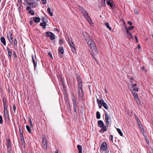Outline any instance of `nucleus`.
<instances>
[{"label": "nucleus", "mask_w": 153, "mask_h": 153, "mask_svg": "<svg viewBox=\"0 0 153 153\" xmlns=\"http://www.w3.org/2000/svg\"><path fill=\"white\" fill-rule=\"evenodd\" d=\"M86 41L91 50L92 53L94 54H97L98 51L94 41L91 38H90L89 39H88V40H86Z\"/></svg>", "instance_id": "f257e3e1"}, {"label": "nucleus", "mask_w": 153, "mask_h": 153, "mask_svg": "<svg viewBox=\"0 0 153 153\" xmlns=\"http://www.w3.org/2000/svg\"><path fill=\"white\" fill-rule=\"evenodd\" d=\"M97 102H99V103H100V105H102L105 109H108V106L107 104L104 102L103 100L101 99L100 100L97 98Z\"/></svg>", "instance_id": "f03ea898"}, {"label": "nucleus", "mask_w": 153, "mask_h": 153, "mask_svg": "<svg viewBox=\"0 0 153 153\" xmlns=\"http://www.w3.org/2000/svg\"><path fill=\"white\" fill-rule=\"evenodd\" d=\"M46 34V36L49 37L51 40H54L55 39V35L51 32H47Z\"/></svg>", "instance_id": "7ed1b4c3"}, {"label": "nucleus", "mask_w": 153, "mask_h": 153, "mask_svg": "<svg viewBox=\"0 0 153 153\" xmlns=\"http://www.w3.org/2000/svg\"><path fill=\"white\" fill-rule=\"evenodd\" d=\"M68 42L69 45H70L72 52H75L76 51V50L74 47V45L73 44L71 40L70 39L68 38Z\"/></svg>", "instance_id": "20e7f679"}, {"label": "nucleus", "mask_w": 153, "mask_h": 153, "mask_svg": "<svg viewBox=\"0 0 153 153\" xmlns=\"http://www.w3.org/2000/svg\"><path fill=\"white\" fill-rule=\"evenodd\" d=\"M105 119L106 124L108 126L110 123L109 121H110L111 119L110 117L108 115V114L106 112H105Z\"/></svg>", "instance_id": "39448f33"}, {"label": "nucleus", "mask_w": 153, "mask_h": 153, "mask_svg": "<svg viewBox=\"0 0 153 153\" xmlns=\"http://www.w3.org/2000/svg\"><path fill=\"white\" fill-rule=\"evenodd\" d=\"M42 145L43 148L47 149V144L46 139V138L45 136H43L42 137Z\"/></svg>", "instance_id": "423d86ee"}, {"label": "nucleus", "mask_w": 153, "mask_h": 153, "mask_svg": "<svg viewBox=\"0 0 153 153\" xmlns=\"http://www.w3.org/2000/svg\"><path fill=\"white\" fill-rule=\"evenodd\" d=\"M100 149L103 151H105L107 149V145L106 143L104 142L101 145Z\"/></svg>", "instance_id": "0eeeda50"}, {"label": "nucleus", "mask_w": 153, "mask_h": 153, "mask_svg": "<svg viewBox=\"0 0 153 153\" xmlns=\"http://www.w3.org/2000/svg\"><path fill=\"white\" fill-rule=\"evenodd\" d=\"M73 107L74 111L75 112L77 113L76 108L77 106V105L76 102V100L75 99L73 100Z\"/></svg>", "instance_id": "6e6552de"}, {"label": "nucleus", "mask_w": 153, "mask_h": 153, "mask_svg": "<svg viewBox=\"0 0 153 153\" xmlns=\"http://www.w3.org/2000/svg\"><path fill=\"white\" fill-rule=\"evenodd\" d=\"M79 97V98H82L83 93L82 91V88L78 89Z\"/></svg>", "instance_id": "1a4fd4ad"}, {"label": "nucleus", "mask_w": 153, "mask_h": 153, "mask_svg": "<svg viewBox=\"0 0 153 153\" xmlns=\"http://www.w3.org/2000/svg\"><path fill=\"white\" fill-rule=\"evenodd\" d=\"M59 53H61L62 54H63L64 53V50L63 48L62 47L60 46L59 48ZM60 58H62L63 56V55H60Z\"/></svg>", "instance_id": "9d476101"}, {"label": "nucleus", "mask_w": 153, "mask_h": 153, "mask_svg": "<svg viewBox=\"0 0 153 153\" xmlns=\"http://www.w3.org/2000/svg\"><path fill=\"white\" fill-rule=\"evenodd\" d=\"M7 150L9 152L11 149V143L10 141L8 139L7 140Z\"/></svg>", "instance_id": "9b49d317"}, {"label": "nucleus", "mask_w": 153, "mask_h": 153, "mask_svg": "<svg viewBox=\"0 0 153 153\" xmlns=\"http://www.w3.org/2000/svg\"><path fill=\"white\" fill-rule=\"evenodd\" d=\"M81 11L86 19L88 18L89 16L86 10L83 9H82Z\"/></svg>", "instance_id": "f8f14e48"}, {"label": "nucleus", "mask_w": 153, "mask_h": 153, "mask_svg": "<svg viewBox=\"0 0 153 153\" xmlns=\"http://www.w3.org/2000/svg\"><path fill=\"white\" fill-rule=\"evenodd\" d=\"M7 37L8 38V39L9 41L10 42H11V41L12 42L13 41V37L12 34L10 32H9V34L7 35Z\"/></svg>", "instance_id": "ddd939ff"}, {"label": "nucleus", "mask_w": 153, "mask_h": 153, "mask_svg": "<svg viewBox=\"0 0 153 153\" xmlns=\"http://www.w3.org/2000/svg\"><path fill=\"white\" fill-rule=\"evenodd\" d=\"M126 34L127 36L129 38L131 39L133 38L131 34L128 31V28L127 27H126Z\"/></svg>", "instance_id": "4468645a"}, {"label": "nucleus", "mask_w": 153, "mask_h": 153, "mask_svg": "<svg viewBox=\"0 0 153 153\" xmlns=\"http://www.w3.org/2000/svg\"><path fill=\"white\" fill-rule=\"evenodd\" d=\"M83 36L84 37L86 41L88 40V39H89L91 38L88 33H83Z\"/></svg>", "instance_id": "2eb2a0df"}, {"label": "nucleus", "mask_w": 153, "mask_h": 153, "mask_svg": "<svg viewBox=\"0 0 153 153\" xmlns=\"http://www.w3.org/2000/svg\"><path fill=\"white\" fill-rule=\"evenodd\" d=\"M0 41L1 43L4 45H6V42L5 38L3 36H2L0 38Z\"/></svg>", "instance_id": "dca6fc26"}, {"label": "nucleus", "mask_w": 153, "mask_h": 153, "mask_svg": "<svg viewBox=\"0 0 153 153\" xmlns=\"http://www.w3.org/2000/svg\"><path fill=\"white\" fill-rule=\"evenodd\" d=\"M32 61H33V65H34V69H35L36 67L37 62H35V58H34L33 55L32 56Z\"/></svg>", "instance_id": "f3484780"}, {"label": "nucleus", "mask_w": 153, "mask_h": 153, "mask_svg": "<svg viewBox=\"0 0 153 153\" xmlns=\"http://www.w3.org/2000/svg\"><path fill=\"white\" fill-rule=\"evenodd\" d=\"M98 124L100 128L104 126V123L103 121L101 120H99L98 121Z\"/></svg>", "instance_id": "a211bd4d"}, {"label": "nucleus", "mask_w": 153, "mask_h": 153, "mask_svg": "<svg viewBox=\"0 0 153 153\" xmlns=\"http://www.w3.org/2000/svg\"><path fill=\"white\" fill-rule=\"evenodd\" d=\"M46 25L47 24L46 23V22H41L40 24V26L42 27H43V28L44 29H45L46 28Z\"/></svg>", "instance_id": "6ab92c4d"}, {"label": "nucleus", "mask_w": 153, "mask_h": 153, "mask_svg": "<svg viewBox=\"0 0 153 153\" xmlns=\"http://www.w3.org/2000/svg\"><path fill=\"white\" fill-rule=\"evenodd\" d=\"M33 21L36 23H39L40 21V19L39 17H35L33 18Z\"/></svg>", "instance_id": "aec40b11"}, {"label": "nucleus", "mask_w": 153, "mask_h": 153, "mask_svg": "<svg viewBox=\"0 0 153 153\" xmlns=\"http://www.w3.org/2000/svg\"><path fill=\"white\" fill-rule=\"evenodd\" d=\"M77 148L79 150V153H82V146L79 145H78L77 146Z\"/></svg>", "instance_id": "412c9836"}, {"label": "nucleus", "mask_w": 153, "mask_h": 153, "mask_svg": "<svg viewBox=\"0 0 153 153\" xmlns=\"http://www.w3.org/2000/svg\"><path fill=\"white\" fill-rule=\"evenodd\" d=\"M132 93L135 99L138 98L137 94L136 93L132 91Z\"/></svg>", "instance_id": "4be33fe9"}, {"label": "nucleus", "mask_w": 153, "mask_h": 153, "mask_svg": "<svg viewBox=\"0 0 153 153\" xmlns=\"http://www.w3.org/2000/svg\"><path fill=\"white\" fill-rule=\"evenodd\" d=\"M7 50L8 52V55L10 57H11L12 55V53L10 51V50L9 48L8 47H7Z\"/></svg>", "instance_id": "5701e85b"}, {"label": "nucleus", "mask_w": 153, "mask_h": 153, "mask_svg": "<svg viewBox=\"0 0 153 153\" xmlns=\"http://www.w3.org/2000/svg\"><path fill=\"white\" fill-rule=\"evenodd\" d=\"M107 126H104L103 127H101L102 128L101 129V131L103 132H105L107 130Z\"/></svg>", "instance_id": "b1692460"}, {"label": "nucleus", "mask_w": 153, "mask_h": 153, "mask_svg": "<svg viewBox=\"0 0 153 153\" xmlns=\"http://www.w3.org/2000/svg\"><path fill=\"white\" fill-rule=\"evenodd\" d=\"M86 19H87L88 21V22L91 25H93V23L91 19L89 16L88 17V18H86Z\"/></svg>", "instance_id": "393cba45"}, {"label": "nucleus", "mask_w": 153, "mask_h": 153, "mask_svg": "<svg viewBox=\"0 0 153 153\" xmlns=\"http://www.w3.org/2000/svg\"><path fill=\"white\" fill-rule=\"evenodd\" d=\"M26 127L28 132L30 133H31V129L30 127L29 126L26 125Z\"/></svg>", "instance_id": "a878e982"}, {"label": "nucleus", "mask_w": 153, "mask_h": 153, "mask_svg": "<svg viewBox=\"0 0 153 153\" xmlns=\"http://www.w3.org/2000/svg\"><path fill=\"white\" fill-rule=\"evenodd\" d=\"M47 11L51 16H53V14L51 12V10L50 8H48L47 9Z\"/></svg>", "instance_id": "bb28decb"}, {"label": "nucleus", "mask_w": 153, "mask_h": 153, "mask_svg": "<svg viewBox=\"0 0 153 153\" xmlns=\"http://www.w3.org/2000/svg\"><path fill=\"white\" fill-rule=\"evenodd\" d=\"M110 1H111V0H110V1H108L106 2V3L108 5V6H109L110 7H112L113 6V5L111 3V2H110Z\"/></svg>", "instance_id": "cd10ccee"}, {"label": "nucleus", "mask_w": 153, "mask_h": 153, "mask_svg": "<svg viewBox=\"0 0 153 153\" xmlns=\"http://www.w3.org/2000/svg\"><path fill=\"white\" fill-rule=\"evenodd\" d=\"M96 117L97 119H99L100 118V114L98 111L96 112Z\"/></svg>", "instance_id": "c85d7f7f"}, {"label": "nucleus", "mask_w": 153, "mask_h": 153, "mask_svg": "<svg viewBox=\"0 0 153 153\" xmlns=\"http://www.w3.org/2000/svg\"><path fill=\"white\" fill-rule=\"evenodd\" d=\"M117 130L118 133L121 136H123V134L120 129L118 128H117Z\"/></svg>", "instance_id": "c756f323"}, {"label": "nucleus", "mask_w": 153, "mask_h": 153, "mask_svg": "<svg viewBox=\"0 0 153 153\" xmlns=\"http://www.w3.org/2000/svg\"><path fill=\"white\" fill-rule=\"evenodd\" d=\"M105 26L107 28H108L109 30H111L112 28L111 27H110L109 26V24L108 23L106 22V23H105Z\"/></svg>", "instance_id": "7c9ffc66"}, {"label": "nucleus", "mask_w": 153, "mask_h": 153, "mask_svg": "<svg viewBox=\"0 0 153 153\" xmlns=\"http://www.w3.org/2000/svg\"><path fill=\"white\" fill-rule=\"evenodd\" d=\"M26 4L30 6H31L33 4V3L31 2V1H29V2H27Z\"/></svg>", "instance_id": "2f4dec72"}, {"label": "nucleus", "mask_w": 153, "mask_h": 153, "mask_svg": "<svg viewBox=\"0 0 153 153\" xmlns=\"http://www.w3.org/2000/svg\"><path fill=\"white\" fill-rule=\"evenodd\" d=\"M82 88V82H78V89H80Z\"/></svg>", "instance_id": "473e14b6"}, {"label": "nucleus", "mask_w": 153, "mask_h": 153, "mask_svg": "<svg viewBox=\"0 0 153 153\" xmlns=\"http://www.w3.org/2000/svg\"><path fill=\"white\" fill-rule=\"evenodd\" d=\"M135 100L137 104L138 105H140V102L139 98H137V99H135Z\"/></svg>", "instance_id": "72a5a7b5"}, {"label": "nucleus", "mask_w": 153, "mask_h": 153, "mask_svg": "<svg viewBox=\"0 0 153 153\" xmlns=\"http://www.w3.org/2000/svg\"><path fill=\"white\" fill-rule=\"evenodd\" d=\"M138 125L139 126V127L141 131V132L143 133V134H144V129L143 127H140V124L138 123Z\"/></svg>", "instance_id": "f704fd0d"}, {"label": "nucleus", "mask_w": 153, "mask_h": 153, "mask_svg": "<svg viewBox=\"0 0 153 153\" xmlns=\"http://www.w3.org/2000/svg\"><path fill=\"white\" fill-rule=\"evenodd\" d=\"M17 40L16 38L14 39V46L15 47H17Z\"/></svg>", "instance_id": "c9c22d12"}, {"label": "nucleus", "mask_w": 153, "mask_h": 153, "mask_svg": "<svg viewBox=\"0 0 153 153\" xmlns=\"http://www.w3.org/2000/svg\"><path fill=\"white\" fill-rule=\"evenodd\" d=\"M29 13L31 15H33L34 14V11L32 10H30L29 11Z\"/></svg>", "instance_id": "e433bc0d"}, {"label": "nucleus", "mask_w": 153, "mask_h": 153, "mask_svg": "<svg viewBox=\"0 0 153 153\" xmlns=\"http://www.w3.org/2000/svg\"><path fill=\"white\" fill-rule=\"evenodd\" d=\"M77 80L78 82H82L81 78L80 77L79 75L77 76Z\"/></svg>", "instance_id": "4c0bfd02"}, {"label": "nucleus", "mask_w": 153, "mask_h": 153, "mask_svg": "<svg viewBox=\"0 0 153 153\" xmlns=\"http://www.w3.org/2000/svg\"><path fill=\"white\" fill-rule=\"evenodd\" d=\"M132 88H133V91H138L139 90L138 88L136 87H132Z\"/></svg>", "instance_id": "58836bf2"}, {"label": "nucleus", "mask_w": 153, "mask_h": 153, "mask_svg": "<svg viewBox=\"0 0 153 153\" xmlns=\"http://www.w3.org/2000/svg\"><path fill=\"white\" fill-rule=\"evenodd\" d=\"M19 127L20 134L23 133V131L22 130V128H21V126H19Z\"/></svg>", "instance_id": "ea45409f"}, {"label": "nucleus", "mask_w": 153, "mask_h": 153, "mask_svg": "<svg viewBox=\"0 0 153 153\" xmlns=\"http://www.w3.org/2000/svg\"><path fill=\"white\" fill-rule=\"evenodd\" d=\"M63 40L62 39H60L59 40V44L61 45L63 43Z\"/></svg>", "instance_id": "a19ab883"}, {"label": "nucleus", "mask_w": 153, "mask_h": 153, "mask_svg": "<svg viewBox=\"0 0 153 153\" xmlns=\"http://www.w3.org/2000/svg\"><path fill=\"white\" fill-rule=\"evenodd\" d=\"M4 108H7V105L6 104V101H5V102L4 104Z\"/></svg>", "instance_id": "79ce46f5"}, {"label": "nucleus", "mask_w": 153, "mask_h": 153, "mask_svg": "<svg viewBox=\"0 0 153 153\" xmlns=\"http://www.w3.org/2000/svg\"><path fill=\"white\" fill-rule=\"evenodd\" d=\"M134 28V27L133 26H130V27H129L128 29V30H131Z\"/></svg>", "instance_id": "37998d69"}, {"label": "nucleus", "mask_w": 153, "mask_h": 153, "mask_svg": "<svg viewBox=\"0 0 153 153\" xmlns=\"http://www.w3.org/2000/svg\"><path fill=\"white\" fill-rule=\"evenodd\" d=\"M3 123V120L2 118V117L1 116H0V123L2 124Z\"/></svg>", "instance_id": "c03bdc74"}, {"label": "nucleus", "mask_w": 153, "mask_h": 153, "mask_svg": "<svg viewBox=\"0 0 153 153\" xmlns=\"http://www.w3.org/2000/svg\"><path fill=\"white\" fill-rule=\"evenodd\" d=\"M13 111H14V112L15 113L16 107L15 105L14 104L13 105Z\"/></svg>", "instance_id": "a18cd8bd"}, {"label": "nucleus", "mask_w": 153, "mask_h": 153, "mask_svg": "<svg viewBox=\"0 0 153 153\" xmlns=\"http://www.w3.org/2000/svg\"><path fill=\"white\" fill-rule=\"evenodd\" d=\"M42 3L43 4H45L46 3V0H41Z\"/></svg>", "instance_id": "49530a36"}, {"label": "nucleus", "mask_w": 153, "mask_h": 153, "mask_svg": "<svg viewBox=\"0 0 153 153\" xmlns=\"http://www.w3.org/2000/svg\"><path fill=\"white\" fill-rule=\"evenodd\" d=\"M109 138H110L111 140L112 141V142H113V136L112 135H111V134L109 136Z\"/></svg>", "instance_id": "de8ad7c7"}, {"label": "nucleus", "mask_w": 153, "mask_h": 153, "mask_svg": "<svg viewBox=\"0 0 153 153\" xmlns=\"http://www.w3.org/2000/svg\"><path fill=\"white\" fill-rule=\"evenodd\" d=\"M48 55L52 59H53V56H52V54L51 53H48Z\"/></svg>", "instance_id": "09e8293b"}, {"label": "nucleus", "mask_w": 153, "mask_h": 153, "mask_svg": "<svg viewBox=\"0 0 153 153\" xmlns=\"http://www.w3.org/2000/svg\"><path fill=\"white\" fill-rule=\"evenodd\" d=\"M97 103L98 105L99 108H102V105H100V103H99V102H97Z\"/></svg>", "instance_id": "8fccbe9b"}, {"label": "nucleus", "mask_w": 153, "mask_h": 153, "mask_svg": "<svg viewBox=\"0 0 153 153\" xmlns=\"http://www.w3.org/2000/svg\"><path fill=\"white\" fill-rule=\"evenodd\" d=\"M45 19L44 17L41 18V20L42 21V22H45Z\"/></svg>", "instance_id": "3c124183"}, {"label": "nucleus", "mask_w": 153, "mask_h": 153, "mask_svg": "<svg viewBox=\"0 0 153 153\" xmlns=\"http://www.w3.org/2000/svg\"><path fill=\"white\" fill-rule=\"evenodd\" d=\"M20 138L22 142H24V138L23 137H20Z\"/></svg>", "instance_id": "603ef678"}, {"label": "nucleus", "mask_w": 153, "mask_h": 153, "mask_svg": "<svg viewBox=\"0 0 153 153\" xmlns=\"http://www.w3.org/2000/svg\"><path fill=\"white\" fill-rule=\"evenodd\" d=\"M4 115H5L6 113H7V108H6V109L4 108Z\"/></svg>", "instance_id": "864d4df0"}, {"label": "nucleus", "mask_w": 153, "mask_h": 153, "mask_svg": "<svg viewBox=\"0 0 153 153\" xmlns=\"http://www.w3.org/2000/svg\"><path fill=\"white\" fill-rule=\"evenodd\" d=\"M134 12L135 13L137 14H138L139 13V12L137 11V10L136 9L134 10Z\"/></svg>", "instance_id": "5fc2aeb1"}, {"label": "nucleus", "mask_w": 153, "mask_h": 153, "mask_svg": "<svg viewBox=\"0 0 153 153\" xmlns=\"http://www.w3.org/2000/svg\"><path fill=\"white\" fill-rule=\"evenodd\" d=\"M128 23L130 25H131L132 24V23L130 21H128Z\"/></svg>", "instance_id": "6e6d98bb"}, {"label": "nucleus", "mask_w": 153, "mask_h": 153, "mask_svg": "<svg viewBox=\"0 0 153 153\" xmlns=\"http://www.w3.org/2000/svg\"><path fill=\"white\" fill-rule=\"evenodd\" d=\"M8 113H6L5 115H4V117L6 118H8Z\"/></svg>", "instance_id": "4d7b16f0"}, {"label": "nucleus", "mask_w": 153, "mask_h": 153, "mask_svg": "<svg viewBox=\"0 0 153 153\" xmlns=\"http://www.w3.org/2000/svg\"><path fill=\"white\" fill-rule=\"evenodd\" d=\"M135 40H136V41L137 42H138V38H137V36H135Z\"/></svg>", "instance_id": "13d9d810"}, {"label": "nucleus", "mask_w": 153, "mask_h": 153, "mask_svg": "<svg viewBox=\"0 0 153 153\" xmlns=\"http://www.w3.org/2000/svg\"><path fill=\"white\" fill-rule=\"evenodd\" d=\"M31 8V7L30 6H28L26 8V10H30Z\"/></svg>", "instance_id": "bf43d9fd"}, {"label": "nucleus", "mask_w": 153, "mask_h": 153, "mask_svg": "<svg viewBox=\"0 0 153 153\" xmlns=\"http://www.w3.org/2000/svg\"><path fill=\"white\" fill-rule=\"evenodd\" d=\"M30 126L32 127V128H33V123H32V122H30Z\"/></svg>", "instance_id": "052dcab7"}, {"label": "nucleus", "mask_w": 153, "mask_h": 153, "mask_svg": "<svg viewBox=\"0 0 153 153\" xmlns=\"http://www.w3.org/2000/svg\"><path fill=\"white\" fill-rule=\"evenodd\" d=\"M136 120L137 122L138 123H139L138 122H140V121L139 120V119H138V118H136Z\"/></svg>", "instance_id": "680f3d73"}, {"label": "nucleus", "mask_w": 153, "mask_h": 153, "mask_svg": "<svg viewBox=\"0 0 153 153\" xmlns=\"http://www.w3.org/2000/svg\"><path fill=\"white\" fill-rule=\"evenodd\" d=\"M137 85V84H134L132 85V87H135Z\"/></svg>", "instance_id": "e2e57ef3"}, {"label": "nucleus", "mask_w": 153, "mask_h": 153, "mask_svg": "<svg viewBox=\"0 0 153 153\" xmlns=\"http://www.w3.org/2000/svg\"><path fill=\"white\" fill-rule=\"evenodd\" d=\"M33 22L32 20H30V25H32L33 24Z\"/></svg>", "instance_id": "0e129e2a"}, {"label": "nucleus", "mask_w": 153, "mask_h": 153, "mask_svg": "<svg viewBox=\"0 0 153 153\" xmlns=\"http://www.w3.org/2000/svg\"><path fill=\"white\" fill-rule=\"evenodd\" d=\"M18 2L20 4H21L22 3V0H18Z\"/></svg>", "instance_id": "69168bd1"}, {"label": "nucleus", "mask_w": 153, "mask_h": 153, "mask_svg": "<svg viewBox=\"0 0 153 153\" xmlns=\"http://www.w3.org/2000/svg\"><path fill=\"white\" fill-rule=\"evenodd\" d=\"M29 120L30 121V122H32L31 121V118L30 117H29Z\"/></svg>", "instance_id": "338daca9"}, {"label": "nucleus", "mask_w": 153, "mask_h": 153, "mask_svg": "<svg viewBox=\"0 0 153 153\" xmlns=\"http://www.w3.org/2000/svg\"><path fill=\"white\" fill-rule=\"evenodd\" d=\"M55 153H59L58 150L56 149L55 152Z\"/></svg>", "instance_id": "774afa93"}]
</instances>
